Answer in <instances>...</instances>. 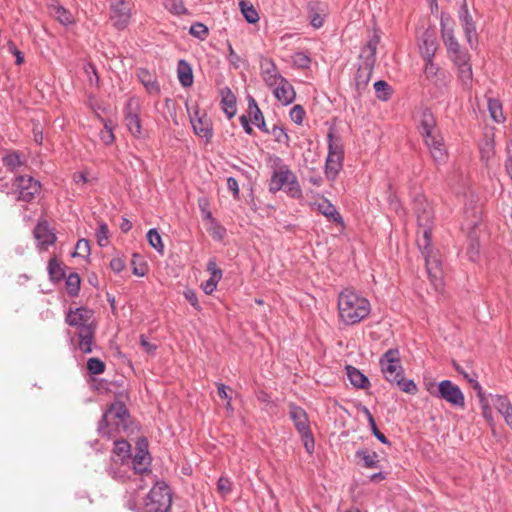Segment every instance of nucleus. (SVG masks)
Returning a JSON list of instances; mask_svg holds the SVG:
<instances>
[{"label": "nucleus", "mask_w": 512, "mask_h": 512, "mask_svg": "<svg viewBox=\"0 0 512 512\" xmlns=\"http://www.w3.org/2000/svg\"><path fill=\"white\" fill-rule=\"evenodd\" d=\"M338 310L345 324L354 325L369 315L371 306L369 301L357 292L344 289L338 296Z\"/></svg>", "instance_id": "obj_1"}, {"label": "nucleus", "mask_w": 512, "mask_h": 512, "mask_svg": "<svg viewBox=\"0 0 512 512\" xmlns=\"http://www.w3.org/2000/svg\"><path fill=\"white\" fill-rule=\"evenodd\" d=\"M130 428V415L124 403L113 402L109 409L103 414L98 425V431L108 438L115 434L127 432Z\"/></svg>", "instance_id": "obj_2"}, {"label": "nucleus", "mask_w": 512, "mask_h": 512, "mask_svg": "<svg viewBox=\"0 0 512 512\" xmlns=\"http://www.w3.org/2000/svg\"><path fill=\"white\" fill-rule=\"evenodd\" d=\"M41 184L28 174H19L12 180L0 176V191L17 194L20 201L29 202L40 193Z\"/></svg>", "instance_id": "obj_3"}, {"label": "nucleus", "mask_w": 512, "mask_h": 512, "mask_svg": "<svg viewBox=\"0 0 512 512\" xmlns=\"http://www.w3.org/2000/svg\"><path fill=\"white\" fill-rule=\"evenodd\" d=\"M172 493L165 482H156L144 500L145 512H168Z\"/></svg>", "instance_id": "obj_4"}, {"label": "nucleus", "mask_w": 512, "mask_h": 512, "mask_svg": "<svg viewBox=\"0 0 512 512\" xmlns=\"http://www.w3.org/2000/svg\"><path fill=\"white\" fill-rule=\"evenodd\" d=\"M328 155L325 164V174L327 178L334 180L343 165L344 148L340 137L329 131L328 135Z\"/></svg>", "instance_id": "obj_5"}, {"label": "nucleus", "mask_w": 512, "mask_h": 512, "mask_svg": "<svg viewBox=\"0 0 512 512\" xmlns=\"http://www.w3.org/2000/svg\"><path fill=\"white\" fill-rule=\"evenodd\" d=\"M428 387L429 393L438 399L445 400L453 407L464 408L465 407V396L458 385L454 384L450 380H443L439 382L436 389Z\"/></svg>", "instance_id": "obj_6"}, {"label": "nucleus", "mask_w": 512, "mask_h": 512, "mask_svg": "<svg viewBox=\"0 0 512 512\" xmlns=\"http://www.w3.org/2000/svg\"><path fill=\"white\" fill-rule=\"evenodd\" d=\"M289 416L294 423L295 428L301 434L304 447L309 454L314 452L315 441L309 428V420L306 411L296 405H291Z\"/></svg>", "instance_id": "obj_7"}, {"label": "nucleus", "mask_w": 512, "mask_h": 512, "mask_svg": "<svg viewBox=\"0 0 512 512\" xmlns=\"http://www.w3.org/2000/svg\"><path fill=\"white\" fill-rule=\"evenodd\" d=\"M380 365L386 380L390 383H394L403 374L398 349L387 350L380 358Z\"/></svg>", "instance_id": "obj_8"}, {"label": "nucleus", "mask_w": 512, "mask_h": 512, "mask_svg": "<svg viewBox=\"0 0 512 512\" xmlns=\"http://www.w3.org/2000/svg\"><path fill=\"white\" fill-rule=\"evenodd\" d=\"M131 4L126 0H111L110 20L118 30H124L130 23Z\"/></svg>", "instance_id": "obj_9"}, {"label": "nucleus", "mask_w": 512, "mask_h": 512, "mask_svg": "<svg viewBox=\"0 0 512 512\" xmlns=\"http://www.w3.org/2000/svg\"><path fill=\"white\" fill-rule=\"evenodd\" d=\"M93 314L91 309L78 307L70 310L65 320L69 326L76 327L78 331H82L85 328H95Z\"/></svg>", "instance_id": "obj_10"}, {"label": "nucleus", "mask_w": 512, "mask_h": 512, "mask_svg": "<svg viewBox=\"0 0 512 512\" xmlns=\"http://www.w3.org/2000/svg\"><path fill=\"white\" fill-rule=\"evenodd\" d=\"M133 469L141 475L151 474L150 455L148 451V443L146 439H139L136 443V453L132 459Z\"/></svg>", "instance_id": "obj_11"}, {"label": "nucleus", "mask_w": 512, "mask_h": 512, "mask_svg": "<svg viewBox=\"0 0 512 512\" xmlns=\"http://www.w3.org/2000/svg\"><path fill=\"white\" fill-rule=\"evenodd\" d=\"M191 125L194 133L204 140L205 143H209L213 137V127L210 118L205 113L202 115L198 111L195 112L190 118Z\"/></svg>", "instance_id": "obj_12"}, {"label": "nucleus", "mask_w": 512, "mask_h": 512, "mask_svg": "<svg viewBox=\"0 0 512 512\" xmlns=\"http://www.w3.org/2000/svg\"><path fill=\"white\" fill-rule=\"evenodd\" d=\"M459 19L463 27L467 42L471 48L475 47L478 44L476 26L465 2L459 9Z\"/></svg>", "instance_id": "obj_13"}, {"label": "nucleus", "mask_w": 512, "mask_h": 512, "mask_svg": "<svg viewBox=\"0 0 512 512\" xmlns=\"http://www.w3.org/2000/svg\"><path fill=\"white\" fill-rule=\"evenodd\" d=\"M278 82L275 85H270L273 95L283 105L291 104L295 99V91L293 86L285 78H277Z\"/></svg>", "instance_id": "obj_14"}, {"label": "nucleus", "mask_w": 512, "mask_h": 512, "mask_svg": "<svg viewBox=\"0 0 512 512\" xmlns=\"http://www.w3.org/2000/svg\"><path fill=\"white\" fill-rule=\"evenodd\" d=\"M424 141L434 161L438 164L445 163L447 160V151L442 136L437 134L424 139Z\"/></svg>", "instance_id": "obj_15"}, {"label": "nucleus", "mask_w": 512, "mask_h": 512, "mask_svg": "<svg viewBox=\"0 0 512 512\" xmlns=\"http://www.w3.org/2000/svg\"><path fill=\"white\" fill-rule=\"evenodd\" d=\"M414 203L418 226H431L433 223V212L425 197L422 195L417 196L414 199Z\"/></svg>", "instance_id": "obj_16"}, {"label": "nucleus", "mask_w": 512, "mask_h": 512, "mask_svg": "<svg viewBox=\"0 0 512 512\" xmlns=\"http://www.w3.org/2000/svg\"><path fill=\"white\" fill-rule=\"evenodd\" d=\"M375 63L366 60H360L358 69L355 75V85L359 93L364 91L370 81Z\"/></svg>", "instance_id": "obj_17"}, {"label": "nucleus", "mask_w": 512, "mask_h": 512, "mask_svg": "<svg viewBox=\"0 0 512 512\" xmlns=\"http://www.w3.org/2000/svg\"><path fill=\"white\" fill-rule=\"evenodd\" d=\"M33 233L40 250H47L56 241V235L49 229L46 222L38 223Z\"/></svg>", "instance_id": "obj_18"}, {"label": "nucleus", "mask_w": 512, "mask_h": 512, "mask_svg": "<svg viewBox=\"0 0 512 512\" xmlns=\"http://www.w3.org/2000/svg\"><path fill=\"white\" fill-rule=\"evenodd\" d=\"M2 163L14 176L22 174L28 165L24 158L17 151H9L2 157Z\"/></svg>", "instance_id": "obj_19"}, {"label": "nucleus", "mask_w": 512, "mask_h": 512, "mask_svg": "<svg viewBox=\"0 0 512 512\" xmlns=\"http://www.w3.org/2000/svg\"><path fill=\"white\" fill-rule=\"evenodd\" d=\"M419 131L424 139L439 134L436 128V119L430 109L422 111Z\"/></svg>", "instance_id": "obj_20"}, {"label": "nucleus", "mask_w": 512, "mask_h": 512, "mask_svg": "<svg viewBox=\"0 0 512 512\" xmlns=\"http://www.w3.org/2000/svg\"><path fill=\"white\" fill-rule=\"evenodd\" d=\"M325 4L320 1H310L307 4V13L310 24L319 29L324 24Z\"/></svg>", "instance_id": "obj_21"}, {"label": "nucleus", "mask_w": 512, "mask_h": 512, "mask_svg": "<svg viewBox=\"0 0 512 512\" xmlns=\"http://www.w3.org/2000/svg\"><path fill=\"white\" fill-rule=\"evenodd\" d=\"M260 68L263 80L269 87L275 85L278 82L277 78H284L277 70L275 64L271 59L262 57L260 60Z\"/></svg>", "instance_id": "obj_22"}, {"label": "nucleus", "mask_w": 512, "mask_h": 512, "mask_svg": "<svg viewBox=\"0 0 512 512\" xmlns=\"http://www.w3.org/2000/svg\"><path fill=\"white\" fill-rule=\"evenodd\" d=\"M419 50L424 60L433 59L437 50L436 38L432 32L425 31L421 37Z\"/></svg>", "instance_id": "obj_23"}, {"label": "nucleus", "mask_w": 512, "mask_h": 512, "mask_svg": "<svg viewBox=\"0 0 512 512\" xmlns=\"http://www.w3.org/2000/svg\"><path fill=\"white\" fill-rule=\"evenodd\" d=\"M293 175L294 173L290 170L289 167L285 168L284 170H280L279 172H273L269 182V191L276 193L282 188H285Z\"/></svg>", "instance_id": "obj_24"}, {"label": "nucleus", "mask_w": 512, "mask_h": 512, "mask_svg": "<svg viewBox=\"0 0 512 512\" xmlns=\"http://www.w3.org/2000/svg\"><path fill=\"white\" fill-rule=\"evenodd\" d=\"M422 255L425 258L426 263V269L428 275L435 280H438L441 278L442 275V269H441V262L438 258V256L433 252L432 249L425 251V253H422Z\"/></svg>", "instance_id": "obj_25"}, {"label": "nucleus", "mask_w": 512, "mask_h": 512, "mask_svg": "<svg viewBox=\"0 0 512 512\" xmlns=\"http://www.w3.org/2000/svg\"><path fill=\"white\" fill-rule=\"evenodd\" d=\"M316 206L318 212L325 216L330 222L341 225L343 224L342 216L329 200L323 199L322 201L318 202Z\"/></svg>", "instance_id": "obj_26"}, {"label": "nucleus", "mask_w": 512, "mask_h": 512, "mask_svg": "<svg viewBox=\"0 0 512 512\" xmlns=\"http://www.w3.org/2000/svg\"><path fill=\"white\" fill-rule=\"evenodd\" d=\"M72 181L78 189L84 191L85 186L97 183L98 177L90 169L85 168L81 171L74 172L72 174Z\"/></svg>", "instance_id": "obj_27"}, {"label": "nucleus", "mask_w": 512, "mask_h": 512, "mask_svg": "<svg viewBox=\"0 0 512 512\" xmlns=\"http://www.w3.org/2000/svg\"><path fill=\"white\" fill-rule=\"evenodd\" d=\"M346 374L350 383L358 389H368L371 385L368 377L354 366L347 365Z\"/></svg>", "instance_id": "obj_28"}, {"label": "nucleus", "mask_w": 512, "mask_h": 512, "mask_svg": "<svg viewBox=\"0 0 512 512\" xmlns=\"http://www.w3.org/2000/svg\"><path fill=\"white\" fill-rule=\"evenodd\" d=\"M137 76L148 93L158 94L160 92V86L156 80V77L149 70L145 68H139L137 71Z\"/></svg>", "instance_id": "obj_29"}, {"label": "nucleus", "mask_w": 512, "mask_h": 512, "mask_svg": "<svg viewBox=\"0 0 512 512\" xmlns=\"http://www.w3.org/2000/svg\"><path fill=\"white\" fill-rule=\"evenodd\" d=\"M481 161L489 166L495 156V143L492 136L485 135L479 144Z\"/></svg>", "instance_id": "obj_30"}, {"label": "nucleus", "mask_w": 512, "mask_h": 512, "mask_svg": "<svg viewBox=\"0 0 512 512\" xmlns=\"http://www.w3.org/2000/svg\"><path fill=\"white\" fill-rule=\"evenodd\" d=\"M440 26L442 39L447 48L448 56L452 53H459L461 47L453 34V30L451 28L444 27V16L441 18Z\"/></svg>", "instance_id": "obj_31"}, {"label": "nucleus", "mask_w": 512, "mask_h": 512, "mask_svg": "<svg viewBox=\"0 0 512 512\" xmlns=\"http://www.w3.org/2000/svg\"><path fill=\"white\" fill-rule=\"evenodd\" d=\"M49 12L64 26H68L74 22L72 14L58 2H53L49 5Z\"/></svg>", "instance_id": "obj_32"}, {"label": "nucleus", "mask_w": 512, "mask_h": 512, "mask_svg": "<svg viewBox=\"0 0 512 512\" xmlns=\"http://www.w3.org/2000/svg\"><path fill=\"white\" fill-rule=\"evenodd\" d=\"M177 76L183 87H190L193 84V71L186 60H179L177 64Z\"/></svg>", "instance_id": "obj_33"}, {"label": "nucleus", "mask_w": 512, "mask_h": 512, "mask_svg": "<svg viewBox=\"0 0 512 512\" xmlns=\"http://www.w3.org/2000/svg\"><path fill=\"white\" fill-rule=\"evenodd\" d=\"M221 103L223 107V111L226 114V116L231 119L235 116L237 112L236 108V98L234 94L231 92L229 88H224L221 90Z\"/></svg>", "instance_id": "obj_34"}, {"label": "nucleus", "mask_w": 512, "mask_h": 512, "mask_svg": "<svg viewBox=\"0 0 512 512\" xmlns=\"http://www.w3.org/2000/svg\"><path fill=\"white\" fill-rule=\"evenodd\" d=\"M95 335V328H85L78 331V347L83 353H91L93 351V341Z\"/></svg>", "instance_id": "obj_35"}, {"label": "nucleus", "mask_w": 512, "mask_h": 512, "mask_svg": "<svg viewBox=\"0 0 512 512\" xmlns=\"http://www.w3.org/2000/svg\"><path fill=\"white\" fill-rule=\"evenodd\" d=\"M425 68L424 74L427 80L431 81L434 84H438L444 78V72L439 69V67L433 62V59L424 60Z\"/></svg>", "instance_id": "obj_36"}, {"label": "nucleus", "mask_w": 512, "mask_h": 512, "mask_svg": "<svg viewBox=\"0 0 512 512\" xmlns=\"http://www.w3.org/2000/svg\"><path fill=\"white\" fill-rule=\"evenodd\" d=\"M380 38L377 35H374L366 44V46L362 49L360 53V60H366L369 62H376V51L377 46L379 44Z\"/></svg>", "instance_id": "obj_37"}, {"label": "nucleus", "mask_w": 512, "mask_h": 512, "mask_svg": "<svg viewBox=\"0 0 512 512\" xmlns=\"http://www.w3.org/2000/svg\"><path fill=\"white\" fill-rule=\"evenodd\" d=\"M355 457L363 461V465L366 468H378L380 466L378 454L376 452L359 449L355 452Z\"/></svg>", "instance_id": "obj_38"}, {"label": "nucleus", "mask_w": 512, "mask_h": 512, "mask_svg": "<svg viewBox=\"0 0 512 512\" xmlns=\"http://www.w3.org/2000/svg\"><path fill=\"white\" fill-rule=\"evenodd\" d=\"M422 234L417 238V245L421 250V253H425L432 249L431 246V236H432V225L431 226H421L419 227L418 234Z\"/></svg>", "instance_id": "obj_39"}, {"label": "nucleus", "mask_w": 512, "mask_h": 512, "mask_svg": "<svg viewBox=\"0 0 512 512\" xmlns=\"http://www.w3.org/2000/svg\"><path fill=\"white\" fill-rule=\"evenodd\" d=\"M453 365H454L455 370L459 374H461L467 380V382H469L471 384L472 388L476 391L479 401L484 402L485 401V393H484L480 383L474 377H471L467 372H465L464 369L459 364L454 362Z\"/></svg>", "instance_id": "obj_40"}, {"label": "nucleus", "mask_w": 512, "mask_h": 512, "mask_svg": "<svg viewBox=\"0 0 512 512\" xmlns=\"http://www.w3.org/2000/svg\"><path fill=\"white\" fill-rule=\"evenodd\" d=\"M125 124L130 133L135 137H140L142 133L141 121L136 113L128 112L125 115Z\"/></svg>", "instance_id": "obj_41"}, {"label": "nucleus", "mask_w": 512, "mask_h": 512, "mask_svg": "<svg viewBox=\"0 0 512 512\" xmlns=\"http://www.w3.org/2000/svg\"><path fill=\"white\" fill-rule=\"evenodd\" d=\"M239 8L248 23H256V9L250 0H240Z\"/></svg>", "instance_id": "obj_42"}, {"label": "nucleus", "mask_w": 512, "mask_h": 512, "mask_svg": "<svg viewBox=\"0 0 512 512\" xmlns=\"http://www.w3.org/2000/svg\"><path fill=\"white\" fill-rule=\"evenodd\" d=\"M376 97L381 101H387L392 94L391 86L384 80H379L374 83Z\"/></svg>", "instance_id": "obj_43"}, {"label": "nucleus", "mask_w": 512, "mask_h": 512, "mask_svg": "<svg viewBox=\"0 0 512 512\" xmlns=\"http://www.w3.org/2000/svg\"><path fill=\"white\" fill-rule=\"evenodd\" d=\"M458 76L465 88L471 87L473 73L470 62L457 66Z\"/></svg>", "instance_id": "obj_44"}, {"label": "nucleus", "mask_w": 512, "mask_h": 512, "mask_svg": "<svg viewBox=\"0 0 512 512\" xmlns=\"http://www.w3.org/2000/svg\"><path fill=\"white\" fill-rule=\"evenodd\" d=\"M48 273L52 281L58 282L65 276L64 269L55 258H51L48 262Z\"/></svg>", "instance_id": "obj_45"}, {"label": "nucleus", "mask_w": 512, "mask_h": 512, "mask_svg": "<svg viewBox=\"0 0 512 512\" xmlns=\"http://www.w3.org/2000/svg\"><path fill=\"white\" fill-rule=\"evenodd\" d=\"M81 279L77 273H71L66 279V290L69 296L75 297L79 294Z\"/></svg>", "instance_id": "obj_46"}, {"label": "nucleus", "mask_w": 512, "mask_h": 512, "mask_svg": "<svg viewBox=\"0 0 512 512\" xmlns=\"http://www.w3.org/2000/svg\"><path fill=\"white\" fill-rule=\"evenodd\" d=\"M265 162L267 168L271 172V175L273 174V172H279L280 170H284L285 168L289 167L283 162V160L279 156L273 154H267Z\"/></svg>", "instance_id": "obj_47"}, {"label": "nucleus", "mask_w": 512, "mask_h": 512, "mask_svg": "<svg viewBox=\"0 0 512 512\" xmlns=\"http://www.w3.org/2000/svg\"><path fill=\"white\" fill-rule=\"evenodd\" d=\"M131 445L126 440L115 441L114 454L121 462L130 457Z\"/></svg>", "instance_id": "obj_48"}, {"label": "nucleus", "mask_w": 512, "mask_h": 512, "mask_svg": "<svg viewBox=\"0 0 512 512\" xmlns=\"http://www.w3.org/2000/svg\"><path fill=\"white\" fill-rule=\"evenodd\" d=\"M147 240L150 246L153 247L157 252L161 254L164 252L162 237L156 228H152L147 232Z\"/></svg>", "instance_id": "obj_49"}, {"label": "nucleus", "mask_w": 512, "mask_h": 512, "mask_svg": "<svg viewBox=\"0 0 512 512\" xmlns=\"http://www.w3.org/2000/svg\"><path fill=\"white\" fill-rule=\"evenodd\" d=\"M285 192L288 196L294 199L302 197V189L295 174L290 178L288 184L285 186Z\"/></svg>", "instance_id": "obj_50"}, {"label": "nucleus", "mask_w": 512, "mask_h": 512, "mask_svg": "<svg viewBox=\"0 0 512 512\" xmlns=\"http://www.w3.org/2000/svg\"><path fill=\"white\" fill-rule=\"evenodd\" d=\"M399 389L405 393L416 394L418 391L416 383L411 379H405L403 374L394 381Z\"/></svg>", "instance_id": "obj_51"}, {"label": "nucleus", "mask_w": 512, "mask_h": 512, "mask_svg": "<svg viewBox=\"0 0 512 512\" xmlns=\"http://www.w3.org/2000/svg\"><path fill=\"white\" fill-rule=\"evenodd\" d=\"M233 483L232 481L226 477L221 476L217 481V492L222 498H226L232 493Z\"/></svg>", "instance_id": "obj_52"}, {"label": "nucleus", "mask_w": 512, "mask_h": 512, "mask_svg": "<svg viewBox=\"0 0 512 512\" xmlns=\"http://www.w3.org/2000/svg\"><path fill=\"white\" fill-rule=\"evenodd\" d=\"M488 109L490 112V115L493 120L500 123L504 120V116L502 113V105L501 103L496 99H489L488 100Z\"/></svg>", "instance_id": "obj_53"}, {"label": "nucleus", "mask_w": 512, "mask_h": 512, "mask_svg": "<svg viewBox=\"0 0 512 512\" xmlns=\"http://www.w3.org/2000/svg\"><path fill=\"white\" fill-rule=\"evenodd\" d=\"M492 400L493 405L501 415L512 407L510 400L506 396L495 395Z\"/></svg>", "instance_id": "obj_54"}, {"label": "nucleus", "mask_w": 512, "mask_h": 512, "mask_svg": "<svg viewBox=\"0 0 512 512\" xmlns=\"http://www.w3.org/2000/svg\"><path fill=\"white\" fill-rule=\"evenodd\" d=\"M165 7L175 15H183L187 12L183 0H167Z\"/></svg>", "instance_id": "obj_55"}, {"label": "nucleus", "mask_w": 512, "mask_h": 512, "mask_svg": "<svg viewBox=\"0 0 512 512\" xmlns=\"http://www.w3.org/2000/svg\"><path fill=\"white\" fill-rule=\"evenodd\" d=\"M208 28L201 22H195L190 26L189 33L200 40H204L208 35Z\"/></svg>", "instance_id": "obj_56"}, {"label": "nucleus", "mask_w": 512, "mask_h": 512, "mask_svg": "<svg viewBox=\"0 0 512 512\" xmlns=\"http://www.w3.org/2000/svg\"><path fill=\"white\" fill-rule=\"evenodd\" d=\"M87 369L91 374H102L105 371V364L99 358L92 357L87 361Z\"/></svg>", "instance_id": "obj_57"}, {"label": "nucleus", "mask_w": 512, "mask_h": 512, "mask_svg": "<svg viewBox=\"0 0 512 512\" xmlns=\"http://www.w3.org/2000/svg\"><path fill=\"white\" fill-rule=\"evenodd\" d=\"M269 134L278 143H286L289 138L285 129L283 127L279 126L277 123L273 124Z\"/></svg>", "instance_id": "obj_58"}, {"label": "nucleus", "mask_w": 512, "mask_h": 512, "mask_svg": "<svg viewBox=\"0 0 512 512\" xmlns=\"http://www.w3.org/2000/svg\"><path fill=\"white\" fill-rule=\"evenodd\" d=\"M96 239L97 243L101 247L107 246L109 242V230L108 226L105 223H100L97 231H96Z\"/></svg>", "instance_id": "obj_59"}, {"label": "nucleus", "mask_w": 512, "mask_h": 512, "mask_svg": "<svg viewBox=\"0 0 512 512\" xmlns=\"http://www.w3.org/2000/svg\"><path fill=\"white\" fill-rule=\"evenodd\" d=\"M90 255V243L86 239H79L75 246V251L72 253V256H81L86 257Z\"/></svg>", "instance_id": "obj_60"}, {"label": "nucleus", "mask_w": 512, "mask_h": 512, "mask_svg": "<svg viewBox=\"0 0 512 512\" xmlns=\"http://www.w3.org/2000/svg\"><path fill=\"white\" fill-rule=\"evenodd\" d=\"M293 64L298 68H308L311 63L310 57L304 52H296L292 56Z\"/></svg>", "instance_id": "obj_61"}, {"label": "nucleus", "mask_w": 512, "mask_h": 512, "mask_svg": "<svg viewBox=\"0 0 512 512\" xmlns=\"http://www.w3.org/2000/svg\"><path fill=\"white\" fill-rule=\"evenodd\" d=\"M111 121H106L104 124V129L100 133V139L105 145H110L114 142V134L112 131V127L109 125Z\"/></svg>", "instance_id": "obj_62"}, {"label": "nucleus", "mask_w": 512, "mask_h": 512, "mask_svg": "<svg viewBox=\"0 0 512 512\" xmlns=\"http://www.w3.org/2000/svg\"><path fill=\"white\" fill-rule=\"evenodd\" d=\"M449 58L454 62L456 66L463 65L470 61V55L463 49H460L459 53L450 54Z\"/></svg>", "instance_id": "obj_63"}, {"label": "nucleus", "mask_w": 512, "mask_h": 512, "mask_svg": "<svg viewBox=\"0 0 512 512\" xmlns=\"http://www.w3.org/2000/svg\"><path fill=\"white\" fill-rule=\"evenodd\" d=\"M183 296L190 303V305L192 307H194L198 311L201 310V306H200V304L198 302V297H197V294H196L195 290L190 289V288H186L183 291Z\"/></svg>", "instance_id": "obj_64"}]
</instances>
